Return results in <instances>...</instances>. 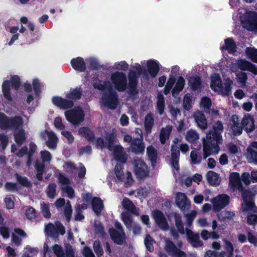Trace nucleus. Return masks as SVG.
I'll return each mask as SVG.
<instances>
[{"mask_svg":"<svg viewBox=\"0 0 257 257\" xmlns=\"http://www.w3.org/2000/svg\"><path fill=\"white\" fill-rule=\"evenodd\" d=\"M223 131L222 122L218 120L213 125V130L206 134V139L203 138V154L197 150H193L190 154L191 163L199 164L202 160L206 159L211 153L217 154L220 150L219 145L222 143L221 133Z\"/></svg>","mask_w":257,"mask_h":257,"instance_id":"nucleus-1","label":"nucleus"},{"mask_svg":"<svg viewBox=\"0 0 257 257\" xmlns=\"http://www.w3.org/2000/svg\"><path fill=\"white\" fill-rule=\"evenodd\" d=\"M82 95V89L81 87H76L74 88H71L66 93L67 99L62 98L61 96H55L53 97L52 100L53 104L60 108L66 110L71 108L74 104V102L81 99Z\"/></svg>","mask_w":257,"mask_h":257,"instance_id":"nucleus-2","label":"nucleus"},{"mask_svg":"<svg viewBox=\"0 0 257 257\" xmlns=\"http://www.w3.org/2000/svg\"><path fill=\"white\" fill-rule=\"evenodd\" d=\"M101 100L105 106L111 110L115 109L119 104L118 94L112 87L102 94Z\"/></svg>","mask_w":257,"mask_h":257,"instance_id":"nucleus-3","label":"nucleus"},{"mask_svg":"<svg viewBox=\"0 0 257 257\" xmlns=\"http://www.w3.org/2000/svg\"><path fill=\"white\" fill-rule=\"evenodd\" d=\"M65 116L67 120L73 125H77L84 120V112L82 108L77 106L65 112Z\"/></svg>","mask_w":257,"mask_h":257,"instance_id":"nucleus-4","label":"nucleus"},{"mask_svg":"<svg viewBox=\"0 0 257 257\" xmlns=\"http://www.w3.org/2000/svg\"><path fill=\"white\" fill-rule=\"evenodd\" d=\"M110 79L115 89L118 92H123L127 87L126 76L123 72H114L111 74Z\"/></svg>","mask_w":257,"mask_h":257,"instance_id":"nucleus-5","label":"nucleus"},{"mask_svg":"<svg viewBox=\"0 0 257 257\" xmlns=\"http://www.w3.org/2000/svg\"><path fill=\"white\" fill-rule=\"evenodd\" d=\"M134 173L138 179H142L148 176L149 170L144 160L139 159L135 161Z\"/></svg>","mask_w":257,"mask_h":257,"instance_id":"nucleus-6","label":"nucleus"},{"mask_svg":"<svg viewBox=\"0 0 257 257\" xmlns=\"http://www.w3.org/2000/svg\"><path fill=\"white\" fill-rule=\"evenodd\" d=\"M211 202L214 211L218 212L229 204L230 197L227 194H222L212 199Z\"/></svg>","mask_w":257,"mask_h":257,"instance_id":"nucleus-7","label":"nucleus"},{"mask_svg":"<svg viewBox=\"0 0 257 257\" xmlns=\"http://www.w3.org/2000/svg\"><path fill=\"white\" fill-rule=\"evenodd\" d=\"M128 82L127 87L128 93L133 96H136L139 94V90L137 89L138 84V76L135 71L131 70L128 75Z\"/></svg>","mask_w":257,"mask_h":257,"instance_id":"nucleus-8","label":"nucleus"},{"mask_svg":"<svg viewBox=\"0 0 257 257\" xmlns=\"http://www.w3.org/2000/svg\"><path fill=\"white\" fill-rule=\"evenodd\" d=\"M165 249L172 257H187L185 251L179 248L172 241L169 239L166 240Z\"/></svg>","mask_w":257,"mask_h":257,"instance_id":"nucleus-9","label":"nucleus"},{"mask_svg":"<svg viewBox=\"0 0 257 257\" xmlns=\"http://www.w3.org/2000/svg\"><path fill=\"white\" fill-rule=\"evenodd\" d=\"M154 218L156 223L163 230H167L169 229V225L167 220L163 212L159 210L154 212Z\"/></svg>","mask_w":257,"mask_h":257,"instance_id":"nucleus-10","label":"nucleus"},{"mask_svg":"<svg viewBox=\"0 0 257 257\" xmlns=\"http://www.w3.org/2000/svg\"><path fill=\"white\" fill-rule=\"evenodd\" d=\"M244 23L251 30H257V12L249 11L244 16Z\"/></svg>","mask_w":257,"mask_h":257,"instance_id":"nucleus-11","label":"nucleus"},{"mask_svg":"<svg viewBox=\"0 0 257 257\" xmlns=\"http://www.w3.org/2000/svg\"><path fill=\"white\" fill-rule=\"evenodd\" d=\"M180 157L179 147L177 145H172L171 147V163L176 170H179V162Z\"/></svg>","mask_w":257,"mask_h":257,"instance_id":"nucleus-12","label":"nucleus"},{"mask_svg":"<svg viewBox=\"0 0 257 257\" xmlns=\"http://www.w3.org/2000/svg\"><path fill=\"white\" fill-rule=\"evenodd\" d=\"M132 152L136 154H143L145 151V144L143 140L138 137L134 138L131 143Z\"/></svg>","mask_w":257,"mask_h":257,"instance_id":"nucleus-13","label":"nucleus"},{"mask_svg":"<svg viewBox=\"0 0 257 257\" xmlns=\"http://www.w3.org/2000/svg\"><path fill=\"white\" fill-rule=\"evenodd\" d=\"M188 84L193 91L200 90L202 88V80L199 75L189 76L187 78Z\"/></svg>","mask_w":257,"mask_h":257,"instance_id":"nucleus-14","label":"nucleus"},{"mask_svg":"<svg viewBox=\"0 0 257 257\" xmlns=\"http://www.w3.org/2000/svg\"><path fill=\"white\" fill-rule=\"evenodd\" d=\"M147 67L151 77L155 78L160 69L159 62L154 59L149 60L147 63Z\"/></svg>","mask_w":257,"mask_h":257,"instance_id":"nucleus-15","label":"nucleus"},{"mask_svg":"<svg viewBox=\"0 0 257 257\" xmlns=\"http://www.w3.org/2000/svg\"><path fill=\"white\" fill-rule=\"evenodd\" d=\"M70 63L72 68L75 71L84 72L86 70V64L83 58L81 57L72 59Z\"/></svg>","mask_w":257,"mask_h":257,"instance_id":"nucleus-16","label":"nucleus"},{"mask_svg":"<svg viewBox=\"0 0 257 257\" xmlns=\"http://www.w3.org/2000/svg\"><path fill=\"white\" fill-rule=\"evenodd\" d=\"M241 125L244 130L247 133H251L255 129L254 120L249 114L245 115L241 121Z\"/></svg>","mask_w":257,"mask_h":257,"instance_id":"nucleus-17","label":"nucleus"},{"mask_svg":"<svg viewBox=\"0 0 257 257\" xmlns=\"http://www.w3.org/2000/svg\"><path fill=\"white\" fill-rule=\"evenodd\" d=\"M229 183L233 189L238 190L243 189V185L241 183L240 175L238 172H232L229 176Z\"/></svg>","mask_w":257,"mask_h":257,"instance_id":"nucleus-18","label":"nucleus"},{"mask_svg":"<svg viewBox=\"0 0 257 257\" xmlns=\"http://www.w3.org/2000/svg\"><path fill=\"white\" fill-rule=\"evenodd\" d=\"M147 155L151 162L152 167L154 168L156 165L158 158V154L157 149L152 145L148 146L147 148Z\"/></svg>","mask_w":257,"mask_h":257,"instance_id":"nucleus-19","label":"nucleus"},{"mask_svg":"<svg viewBox=\"0 0 257 257\" xmlns=\"http://www.w3.org/2000/svg\"><path fill=\"white\" fill-rule=\"evenodd\" d=\"M109 233L111 238L115 243L118 245H122L123 244L125 236L122 235V232L119 233L115 229L110 228L109 229Z\"/></svg>","mask_w":257,"mask_h":257,"instance_id":"nucleus-20","label":"nucleus"},{"mask_svg":"<svg viewBox=\"0 0 257 257\" xmlns=\"http://www.w3.org/2000/svg\"><path fill=\"white\" fill-rule=\"evenodd\" d=\"M225 45L220 47L221 50H226L229 54H233L236 51V45L232 38H227L224 40Z\"/></svg>","mask_w":257,"mask_h":257,"instance_id":"nucleus-21","label":"nucleus"},{"mask_svg":"<svg viewBox=\"0 0 257 257\" xmlns=\"http://www.w3.org/2000/svg\"><path fill=\"white\" fill-rule=\"evenodd\" d=\"M79 134L85 138L89 142H93L95 140V135L93 131L89 127L83 126L78 130Z\"/></svg>","mask_w":257,"mask_h":257,"instance_id":"nucleus-22","label":"nucleus"},{"mask_svg":"<svg viewBox=\"0 0 257 257\" xmlns=\"http://www.w3.org/2000/svg\"><path fill=\"white\" fill-rule=\"evenodd\" d=\"M210 87L214 91H217L218 89L222 90L223 88L222 81L220 75L218 73H214L211 76Z\"/></svg>","mask_w":257,"mask_h":257,"instance_id":"nucleus-23","label":"nucleus"},{"mask_svg":"<svg viewBox=\"0 0 257 257\" xmlns=\"http://www.w3.org/2000/svg\"><path fill=\"white\" fill-rule=\"evenodd\" d=\"M24 121L23 118L18 115L11 117L9 120V128L11 130H18L22 127Z\"/></svg>","mask_w":257,"mask_h":257,"instance_id":"nucleus-24","label":"nucleus"},{"mask_svg":"<svg viewBox=\"0 0 257 257\" xmlns=\"http://www.w3.org/2000/svg\"><path fill=\"white\" fill-rule=\"evenodd\" d=\"M194 118L197 125L201 130H204L207 128V123L205 115L199 111L194 115Z\"/></svg>","mask_w":257,"mask_h":257,"instance_id":"nucleus-25","label":"nucleus"},{"mask_svg":"<svg viewBox=\"0 0 257 257\" xmlns=\"http://www.w3.org/2000/svg\"><path fill=\"white\" fill-rule=\"evenodd\" d=\"M93 210L97 215L100 214L104 206L102 200L99 197H94L91 201Z\"/></svg>","mask_w":257,"mask_h":257,"instance_id":"nucleus-26","label":"nucleus"},{"mask_svg":"<svg viewBox=\"0 0 257 257\" xmlns=\"http://www.w3.org/2000/svg\"><path fill=\"white\" fill-rule=\"evenodd\" d=\"M48 140L46 142V146L50 149H55L58 142V138L55 133L51 131H46Z\"/></svg>","mask_w":257,"mask_h":257,"instance_id":"nucleus-27","label":"nucleus"},{"mask_svg":"<svg viewBox=\"0 0 257 257\" xmlns=\"http://www.w3.org/2000/svg\"><path fill=\"white\" fill-rule=\"evenodd\" d=\"M106 148L110 151H112L113 147L117 141L116 135L113 133H107L105 137Z\"/></svg>","mask_w":257,"mask_h":257,"instance_id":"nucleus-28","label":"nucleus"},{"mask_svg":"<svg viewBox=\"0 0 257 257\" xmlns=\"http://www.w3.org/2000/svg\"><path fill=\"white\" fill-rule=\"evenodd\" d=\"M206 178L208 183L211 186H216L220 184L219 175L213 171H209L207 173Z\"/></svg>","mask_w":257,"mask_h":257,"instance_id":"nucleus-29","label":"nucleus"},{"mask_svg":"<svg viewBox=\"0 0 257 257\" xmlns=\"http://www.w3.org/2000/svg\"><path fill=\"white\" fill-rule=\"evenodd\" d=\"M124 208L136 215H139V211L133 202L128 198H124L122 200Z\"/></svg>","mask_w":257,"mask_h":257,"instance_id":"nucleus-30","label":"nucleus"},{"mask_svg":"<svg viewBox=\"0 0 257 257\" xmlns=\"http://www.w3.org/2000/svg\"><path fill=\"white\" fill-rule=\"evenodd\" d=\"M185 84V81L182 76H180L174 86L172 89V93L173 96L178 95L179 93L183 89Z\"/></svg>","mask_w":257,"mask_h":257,"instance_id":"nucleus-31","label":"nucleus"},{"mask_svg":"<svg viewBox=\"0 0 257 257\" xmlns=\"http://www.w3.org/2000/svg\"><path fill=\"white\" fill-rule=\"evenodd\" d=\"M187 201L189 202L186 195L182 192L178 193L176 198V205L182 209L185 207L187 204Z\"/></svg>","mask_w":257,"mask_h":257,"instance_id":"nucleus-32","label":"nucleus"},{"mask_svg":"<svg viewBox=\"0 0 257 257\" xmlns=\"http://www.w3.org/2000/svg\"><path fill=\"white\" fill-rule=\"evenodd\" d=\"M11 82L10 80H5L2 84V91L4 97L9 101H12L13 98L11 94Z\"/></svg>","mask_w":257,"mask_h":257,"instance_id":"nucleus-33","label":"nucleus"},{"mask_svg":"<svg viewBox=\"0 0 257 257\" xmlns=\"http://www.w3.org/2000/svg\"><path fill=\"white\" fill-rule=\"evenodd\" d=\"M35 169L37 171L36 178L40 181L43 180V175L45 172V166L43 163L37 161L35 165Z\"/></svg>","mask_w":257,"mask_h":257,"instance_id":"nucleus-34","label":"nucleus"},{"mask_svg":"<svg viewBox=\"0 0 257 257\" xmlns=\"http://www.w3.org/2000/svg\"><path fill=\"white\" fill-rule=\"evenodd\" d=\"M154 124V119L153 115L150 113L147 114L145 118L144 126L145 130L148 134L151 133Z\"/></svg>","mask_w":257,"mask_h":257,"instance_id":"nucleus-35","label":"nucleus"},{"mask_svg":"<svg viewBox=\"0 0 257 257\" xmlns=\"http://www.w3.org/2000/svg\"><path fill=\"white\" fill-rule=\"evenodd\" d=\"M191 235L188 236L189 242L195 247H201L203 245V242L199 238L197 234H194L191 231Z\"/></svg>","mask_w":257,"mask_h":257,"instance_id":"nucleus-36","label":"nucleus"},{"mask_svg":"<svg viewBox=\"0 0 257 257\" xmlns=\"http://www.w3.org/2000/svg\"><path fill=\"white\" fill-rule=\"evenodd\" d=\"M223 242L225 255L227 257H233L234 247L232 243L227 239H224Z\"/></svg>","mask_w":257,"mask_h":257,"instance_id":"nucleus-37","label":"nucleus"},{"mask_svg":"<svg viewBox=\"0 0 257 257\" xmlns=\"http://www.w3.org/2000/svg\"><path fill=\"white\" fill-rule=\"evenodd\" d=\"M14 139L16 143L19 145H22L26 140L25 131L23 129H21L18 132L14 133Z\"/></svg>","mask_w":257,"mask_h":257,"instance_id":"nucleus-38","label":"nucleus"},{"mask_svg":"<svg viewBox=\"0 0 257 257\" xmlns=\"http://www.w3.org/2000/svg\"><path fill=\"white\" fill-rule=\"evenodd\" d=\"M10 118L6 114L0 112V128L3 130L9 128Z\"/></svg>","mask_w":257,"mask_h":257,"instance_id":"nucleus-39","label":"nucleus"},{"mask_svg":"<svg viewBox=\"0 0 257 257\" xmlns=\"http://www.w3.org/2000/svg\"><path fill=\"white\" fill-rule=\"evenodd\" d=\"M174 218L175 221V225L176 227L178 229V231L181 234H184L185 230L184 228V225L182 223V218L180 215L178 213H174Z\"/></svg>","mask_w":257,"mask_h":257,"instance_id":"nucleus-40","label":"nucleus"},{"mask_svg":"<svg viewBox=\"0 0 257 257\" xmlns=\"http://www.w3.org/2000/svg\"><path fill=\"white\" fill-rule=\"evenodd\" d=\"M246 158L249 162L257 163V152L250 147H247Z\"/></svg>","mask_w":257,"mask_h":257,"instance_id":"nucleus-41","label":"nucleus"},{"mask_svg":"<svg viewBox=\"0 0 257 257\" xmlns=\"http://www.w3.org/2000/svg\"><path fill=\"white\" fill-rule=\"evenodd\" d=\"M157 106L159 113L161 115L164 112L165 104L164 96L162 94H159L158 95Z\"/></svg>","mask_w":257,"mask_h":257,"instance_id":"nucleus-42","label":"nucleus"},{"mask_svg":"<svg viewBox=\"0 0 257 257\" xmlns=\"http://www.w3.org/2000/svg\"><path fill=\"white\" fill-rule=\"evenodd\" d=\"M245 54L251 60L257 63V49L254 48L247 47L245 49Z\"/></svg>","mask_w":257,"mask_h":257,"instance_id":"nucleus-43","label":"nucleus"},{"mask_svg":"<svg viewBox=\"0 0 257 257\" xmlns=\"http://www.w3.org/2000/svg\"><path fill=\"white\" fill-rule=\"evenodd\" d=\"M154 242H155V240L152 238L150 234H148L146 235L144 239V243L147 249L151 252H153L154 250L153 245Z\"/></svg>","mask_w":257,"mask_h":257,"instance_id":"nucleus-44","label":"nucleus"},{"mask_svg":"<svg viewBox=\"0 0 257 257\" xmlns=\"http://www.w3.org/2000/svg\"><path fill=\"white\" fill-rule=\"evenodd\" d=\"M242 125L240 124L237 121L235 120H232V124L231 126L232 133L234 136H239L242 134Z\"/></svg>","mask_w":257,"mask_h":257,"instance_id":"nucleus-45","label":"nucleus"},{"mask_svg":"<svg viewBox=\"0 0 257 257\" xmlns=\"http://www.w3.org/2000/svg\"><path fill=\"white\" fill-rule=\"evenodd\" d=\"M171 132V127L161 130L160 135V141L162 144H165L166 140L169 138V135Z\"/></svg>","mask_w":257,"mask_h":257,"instance_id":"nucleus-46","label":"nucleus"},{"mask_svg":"<svg viewBox=\"0 0 257 257\" xmlns=\"http://www.w3.org/2000/svg\"><path fill=\"white\" fill-rule=\"evenodd\" d=\"M212 105L211 99L207 97H203L201 98L200 106L204 109L205 112H209Z\"/></svg>","mask_w":257,"mask_h":257,"instance_id":"nucleus-47","label":"nucleus"},{"mask_svg":"<svg viewBox=\"0 0 257 257\" xmlns=\"http://www.w3.org/2000/svg\"><path fill=\"white\" fill-rule=\"evenodd\" d=\"M56 187L57 186L55 183H50L46 190L47 195L50 198L53 199L56 195Z\"/></svg>","mask_w":257,"mask_h":257,"instance_id":"nucleus-48","label":"nucleus"},{"mask_svg":"<svg viewBox=\"0 0 257 257\" xmlns=\"http://www.w3.org/2000/svg\"><path fill=\"white\" fill-rule=\"evenodd\" d=\"M93 247L94 251L98 257H101L103 254V250L99 240H96L94 241Z\"/></svg>","mask_w":257,"mask_h":257,"instance_id":"nucleus-49","label":"nucleus"},{"mask_svg":"<svg viewBox=\"0 0 257 257\" xmlns=\"http://www.w3.org/2000/svg\"><path fill=\"white\" fill-rule=\"evenodd\" d=\"M17 180L18 182L23 187H30L32 186L31 183L28 180V179L25 176H22L18 173L15 174Z\"/></svg>","mask_w":257,"mask_h":257,"instance_id":"nucleus-50","label":"nucleus"},{"mask_svg":"<svg viewBox=\"0 0 257 257\" xmlns=\"http://www.w3.org/2000/svg\"><path fill=\"white\" fill-rule=\"evenodd\" d=\"M122 221L127 228L131 227L132 223H133V218L131 214L127 212H124L121 214Z\"/></svg>","mask_w":257,"mask_h":257,"instance_id":"nucleus-51","label":"nucleus"},{"mask_svg":"<svg viewBox=\"0 0 257 257\" xmlns=\"http://www.w3.org/2000/svg\"><path fill=\"white\" fill-rule=\"evenodd\" d=\"M93 86L94 88L101 91H103L106 89L108 90V89H110L112 87L110 82L108 81H104L103 84L95 82L93 83Z\"/></svg>","mask_w":257,"mask_h":257,"instance_id":"nucleus-52","label":"nucleus"},{"mask_svg":"<svg viewBox=\"0 0 257 257\" xmlns=\"http://www.w3.org/2000/svg\"><path fill=\"white\" fill-rule=\"evenodd\" d=\"M239 191L241 192V197L243 202L252 200L254 195L250 190L245 189L243 187V189Z\"/></svg>","mask_w":257,"mask_h":257,"instance_id":"nucleus-53","label":"nucleus"},{"mask_svg":"<svg viewBox=\"0 0 257 257\" xmlns=\"http://www.w3.org/2000/svg\"><path fill=\"white\" fill-rule=\"evenodd\" d=\"M225 252L224 251L219 252L209 249L205 252L204 257H225Z\"/></svg>","mask_w":257,"mask_h":257,"instance_id":"nucleus-54","label":"nucleus"},{"mask_svg":"<svg viewBox=\"0 0 257 257\" xmlns=\"http://www.w3.org/2000/svg\"><path fill=\"white\" fill-rule=\"evenodd\" d=\"M53 252L57 257H65V252L62 247L58 244H55L52 247Z\"/></svg>","mask_w":257,"mask_h":257,"instance_id":"nucleus-55","label":"nucleus"},{"mask_svg":"<svg viewBox=\"0 0 257 257\" xmlns=\"http://www.w3.org/2000/svg\"><path fill=\"white\" fill-rule=\"evenodd\" d=\"M186 139L189 142L193 143L199 139V135L196 132L189 130L187 132Z\"/></svg>","mask_w":257,"mask_h":257,"instance_id":"nucleus-56","label":"nucleus"},{"mask_svg":"<svg viewBox=\"0 0 257 257\" xmlns=\"http://www.w3.org/2000/svg\"><path fill=\"white\" fill-rule=\"evenodd\" d=\"M11 85L12 89L18 90L21 86L20 78L18 75H14L11 77Z\"/></svg>","mask_w":257,"mask_h":257,"instance_id":"nucleus-57","label":"nucleus"},{"mask_svg":"<svg viewBox=\"0 0 257 257\" xmlns=\"http://www.w3.org/2000/svg\"><path fill=\"white\" fill-rule=\"evenodd\" d=\"M123 166L121 164L117 163L114 167V173L117 178L120 181L123 179V173L122 170Z\"/></svg>","mask_w":257,"mask_h":257,"instance_id":"nucleus-58","label":"nucleus"},{"mask_svg":"<svg viewBox=\"0 0 257 257\" xmlns=\"http://www.w3.org/2000/svg\"><path fill=\"white\" fill-rule=\"evenodd\" d=\"M184 108L189 110L192 107V99L189 94L185 95L183 101Z\"/></svg>","mask_w":257,"mask_h":257,"instance_id":"nucleus-59","label":"nucleus"},{"mask_svg":"<svg viewBox=\"0 0 257 257\" xmlns=\"http://www.w3.org/2000/svg\"><path fill=\"white\" fill-rule=\"evenodd\" d=\"M233 84V82L230 79L226 80L224 83V88L222 89L221 90L222 93L225 95L228 96L231 93V85Z\"/></svg>","mask_w":257,"mask_h":257,"instance_id":"nucleus-60","label":"nucleus"},{"mask_svg":"<svg viewBox=\"0 0 257 257\" xmlns=\"http://www.w3.org/2000/svg\"><path fill=\"white\" fill-rule=\"evenodd\" d=\"M41 212L43 216L46 218H50L51 216V214L50 212V208L48 204H46L44 202L41 203Z\"/></svg>","mask_w":257,"mask_h":257,"instance_id":"nucleus-61","label":"nucleus"},{"mask_svg":"<svg viewBox=\"0 0 257 257\" xmlns=\"http://www.w3.org/2000/svg\"><path fill=\"white\" fill-rule=\"evenodd\" d=\"M90 68L92 70H98L101 68L98 60L94 58H90L89 60Z\"/></svg>","mask_w":257,"mask_h":257,"instance_id":"nucleus-62","label":"nucleus"},{"mask_svg":"<svg viewBox=\"0 0 257 257\" xmlns=\"http://www.w3.org/2000/svg\"><path fill=\"white\" fill-rule=\"evenodd\" d=\"M250 62L246 60L245 59H240L237 63V65L238 68L243 71L247 70Z\"/></svg>","mask_w":257,"mask_h":257,"instance_id":"nucleus-63","label":"nucleus"},{"mask_svg":"<svg viewBox=\"0 0 257 257\" xmlns=\"http://www.w3.org/2000/svg\"><path fill=\"white\" fill-rule=\"evenodd\" d=\"M246 222L249 225H254L257 224V214H250L247 216Z\"/></svg>","mask_w":257,"mask_h":257,"instance_id":"nucleus-64","label":"nucleus"}]
</instances>
